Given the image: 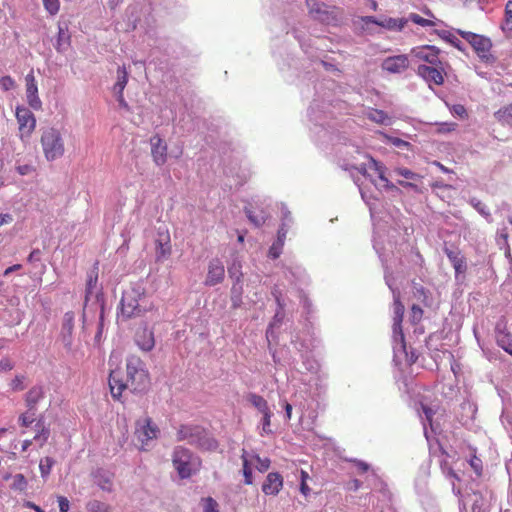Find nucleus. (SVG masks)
<instances>
[{"instance_id":"21","label":"nucleus","mask_w":512,"mask_h":512,"mask_svg":"<svg viewBox=\"0 0 512 512\" xmlns=\"http://www.w3.org/2000/svg\"><path fill=\"white\" fill-rule=\"evenodd\" d=\"M283 487V477L277 472H271L266 476L262 485V491L266 495H277Z\"/></svg>"},{"instance_id":"23","label":"nucleus","mask_w":512,"mask_h":512,"mask_svg":"<svg viewBox=\"0 0 512 512\" xmlns=\"http://www.w3.org/2000/svg\"><path fill=\"white\" fill-rule=\"evenodd\" d=\"M439 52L440 50L431 45H421L418 46V60H423L430 65H442V62L439 60Z\"/></svg>"},{"instance_id":"28","label":"nucleus","mask_w":512,"mask_h":512,"mask_svg":"<svg viewBox=\"0 0 512 512\" xmlns=\"http://www.w3.org/2000/svg\"><path fill=\"white\" fill-rule=\"evenodd\" d=\"M94 482L104 491L112 490V476L102 470L94 474Z\"/></svg>"},{"instance_id":"27","label":"nucleus","mask_w":512,"mask_h":512,"mask_svg":"<svg viewBox=\"0 0 512 512\" xmlns=\"http://www.w3.org/2000/svg\"><path fill=\"white\" fill-rule=\"evenodd\" d=\"M392 177H396L397 182L402 186H411L412 183L408 180L414 179V173L406 168H396L393 170Z\"/></svg>"},{"instance_id":"33","label":"nucleus","mask_w":512,"mask_h":512,"mask_svg":"<svg viewBox=\"0 0 512 512\" xmlns=\"http://www.w3.org/2000/svg\"><path fill=\"white\" fill-rule=\"evenodd\" d=\"M239 282H240V277L238 276L236 283H234L231 288V302H232V307L234 309L240 307V305L242 304L243 290H242V286L238 285Z\"/></svg>"},{"instance_id":"45","label":"nucleus","mask_w":512,"mask_h":512,"mask_svg":"<svg viewBox=\"0 0 512 512\" xmlns=\"http://www.w3.org/2000/svg\"><path fill=\"white\" fill-rule=\"evenodd\" d=\"M45 10L50 15H56L60 10L59 0H42Z\"/></svg>"},{"instance_id":"11","label":"nucleus","mask_w":512,"mask_h":512,"mask_svg":"<svg viewBox=\"0 0 512 512\" xmlns=\"http://www.w3.org/2000/svg\"><path fill=\"white\" fill-rule=\"evenodd\" d=\"M360 20L365 25L375 24L389 31H401L408 22L406 18H392L386 16H382L379 19L374 16H363Z\"/></svg>"},{"instance_id":"57","label":"nucleus","mask_w":512,"mask_h":512,"mask_svg":"<svg viewBox=\"0 0 512 512\" xmlns=\"http://www.w3.org/2000/svg\"><path fill=\"white\" fill-rule=\"evenodd\" d=\"M48 435H49V431L46 430L45 428H42L41 431H39L35 436H34V440H40L41 439V443L40 445L42 446L48 439Z\"/></svg>"},{"instance_id":"18","label":"nucleus","mask_w":512,"mask_h":512,"mask_svg":"<svg viewBox=\"0 0 512 512\" xmlns=\"http://www.w3.org/2000/svg\"><path fill=\"white\" fill-rule=\"evenodd\" d=\"M225 277V268L222 262L218 259H213L209 262L208 272L204 284L206 286H215L221 283Z\"/></svg>"},{"instance_id":"16","label":"nucleus","mask_w":512,"mask_h":512,"mask_svg":"<svg viewBox=\"0 0 512 512\" xmlns=\"http://www.w3.org/2000/svg\"><path fill=\"white\" fill-rule=\"evenodd\" d=\"M150 144L151 155L154 163L157 166H163L167 161V144L159 135H154L153 137H151Z\"/></svg>"},{"instance_id":"42","label":"nucleus","mask_w":512,"mask_h":512,"mask_svg":"<svg viewBox=\"0 0 512 512\" xmlns=\"http://www.w3.org/2000/svg\"><path fill=\"white\" fill-rule=\"evenodd\" d=\"M475 499L472 504V512H487V503L485 498L480 493H474Z\"/></svg>"},{"instance_id":"64","label":"nucleus","mask_w":512,"mask_h":512,"mask_svg":"<svg viewBox=\"0 0 512 512\" xmlns=\"http://www.w3.org/2000/svg\"><path fill=\"white\" fill-rule=\"evenodd\" d=\"M25 506L35 510L36 512H44V510L41 509L38 505H36L35 503L30 502V501L26 502Z\"/></svg>"},{"instance_id":"3","label":"nucleus","mask_w":512,"mask_h":512,"mask_svg":"<svg viewBox=\"0 0 512 512\" xmlns=\"http://www.w3.org/2000/svg\"><path fill=\"white\" fill-rule=\"evenodd\" d=\"M424 414L422 419L424 436L431 454L438 455L443 453L439 440L437 438L443 431L442 422L445 417V410L438 404L426 405L421 403Z\"/></svg>"},{"instance_id":"51","label":"nucleus","mask_w":512,"mask_h":512,"mask_svg":"<svg viewBox=\"0 0 512 512\" xmlns=\"http://www.w3.org/2000/svg\"><path fill=\"white\" fill-rule=\"evenodd\" d=\"M470 466L474 470L477 476H481L482 474V461L478 457L474 456L470 460Z\"/></svg>"},{"instance_id":"37","label":"nucleus","mask_w":512,"mask_h":512,"mask_svg":"<svg viewBox=\"0 0 512 512\" xmlns=\"http://www.w3.org/2000/svg\"><path fill=\"white\" fill-rule=\"evenodd\" d=\"M418 10H420L424 15L430 17V19L423 18L418 15V26L422 27H433L436 25V18L432 14V12L427 8V6L418 7Z\"/></svg>"},{"instance_id":"22","label":"nucleus","mask_w":512,"mask_h":512,"mask_svg":"<svg viewBox=\"0 0 512 512\" xmlns=\"http://www.w3.org/2000/svg\"><path fill=\"white\" fill-rule=\"evenodd\" d=\"M409 66V60L405 55H398L386 58L382 68L391 73H400Z\"/></svg>"},{"instance_id":"34","label":"nucleus","mask_w":512,"mask_h":512,"mask_svg":"<svg viewBox=\"0 0 512 512\" xmlns=\"http://www.w3.org/2000/svg\"><path fill=\"white\" fill-rule=\"evenodd\" d=\"M242 470H243V476H244V483L246 485H252L253 484V476H252V469L250 467V463L247 457V451L245 449L242 450Z\"/></svg>"},{"instance_id":"20","label":"nucleus","mask_w":512,"mask_h":512,"mask_svg":"<svg viewBox=\"0 0 512 512\" xmlns=\"http://www.w3.org/2000/svg\"><path fill=\"white\" fill-rule=\"evenodd\" d=\"M495 333L498 346L512 356V333L507 330L504 321L496 324Z\"/></svg>"},{"instance_id":"50","label":"nucleus","mask_w":512,"mask_h":512,"mask_svg":"<svg viewBox=\"0 0 512 512\" xmlns=\"http://www.w3.org/2000/svg\"><path fill=\"white\" fill-rule=\"evenodd\" d=\"M451 113L455 116L460 117L461 119H464L467 117V111L465 107L461 104H455L451 108Z\"/></svg>"},{"instance_id":"55","label":"nucleus","mask_w":512,"mask_h":512,"mask_svg":"<svg viewBox=\"0 0 512 512\" xmlns=\"http://www.w3.org/2000/svg\"><path fill=\"white\" fill-rule=\"evenodd\" d=\"M64 39L69 40V37L66 36V33H65V31L62 28H59L57 43L55 45V48L57 49V51H62L63 50V48H62V45H63L62 41Z\"/></svg>"},{"instance_id":"43","label":"nucleus","mask_w":512,"mask_h":512,"mask_svg":"<svg viewBox=\"0 0 512 512\" xmlns=\"http://www.w3.org/2000/svg\"><path fill=\"white\" fill-rule=\"evenodd\" d=\"M26 377L24 375H16L10 382L9 386L13 392L23 391L26 388Z\"/></svg>"},{"instance_id":"60","label":"nucleus","mask_w":512,"mask_h":512,"mask_svg":"<svg viewBox=\"0 0 512 512\" xmlns=\"http://www.w3.org/2000/svg\"><path fill=\"white\" fill-rule=\"evenodd\" d=\"M497 236H498L499 240H503L504 244L509 248L507 229L503 228L500 231H498Z\"/></svg>"},{"instance_id":"59","label":"nucleus","mask_w":512,"mask_h":512,"mask_svg":"<svg viewBox=\"0 0 512 512\" xmlns=\"http://www.w3.org/2000/svg\"><path fill=\"white\" fill-rule=\"evenodd\" d=\"M13 221V216L11 214L5 213L0 214V227L6 224H10Z\"/></svg>"},{"instance_id":"25","label":"nucleus","mask_w":512,"mask_h":512,"mask_svg":"<svg viewBox=\"0 0 512 512\" xmlns=\"http://www.w3.org/2000/svg\"><path fill=\"white\" fill-rule=\"evenodd\" d=\"M245 213L249 221L257 227L262 226L269 218L267 209L260 206L245 207Z\"/></svg>"},{"instance_id":"47","label":"nucleus","mask_w":512,"mask_h":512,"mask_svg":"<svg viewBox=\"0 0 512 512\" xmlns=\"http://www.w3.org/2000/svg\"><path fill=\"white\" fill-rule=\"evenodd\" d=\"M0 86L4 91H9L15 88L16 83L11 76H3L0 78Z\"/></svg>"},{"instance_id":"36","label":"nucleus","mask_w":512,"mask_h":512,"mask_svg":"<svg viewBox=\"0 0 512 512\" xmlns=\"http://www.w3.org/2000/svg\"><path fill=\"white\" fill-rule=\"evenodd\" d=\"M470 205L477 210L487 221L491 222L492 217L489 208L479 199L473 197L469 201Z\"/></svg>"},{"instance_id":"13","label":"nucleus","mask_w":512,"mask_h":512,"mask_svg":"<svg viewBox=\"0 0 512 512\" xmlns=\"http://www.w3.org/2000/svg\"><path fill=\"white\" fill-rule=\"evenodd\" d=\"M75 314L68 311L64 314L60 332V340L66 350L70 351L73 344V330H74Z\"/></svg>"},{"instance_id":"31","label":"nucleus","mask_w":512,"mask_h":512,"mask_svg":"<svg viewBox=\"0 0 512 512\" xmlns=\"http://www.w3.org/2000/svg\"><path fill=\"white\" fill-rule=\"evenodd\" d=\"M435 34H437L440 38L450 43L452 46L457 48L460 51H465L464 44L453 34L446 30H433Z\"/></svg>"},{"instance_id":"24","label":"nucleus","mask_w":512,"mask_h":512,"mask_svg":"<svg viewBox=\"0 0 512 512\" xmlns=\"http://www.w3.org/2000/svg\"><path fill=\"white\" fill-rule=\"evenodd\" d=\"M135 342L141 350L149 352L155 346L154 334L151 330L143 328L137 331L135 335Z\"/></svg>"},{"instance_id":"10","label":"nucleus","mask_w":512,"mask_h":512,"mask_svg":"<svg viewBox=\"0 0 512 512\" xmlns=\"http://www.w3.org/2000/svg\"><path fill=\"white\" fill-rule=\"evenodd\" d=\"M418 317L431 318L439 307L438 299L429 291L423 288L418 289Z\"/></svg>"},{"instance_id":"54","label":"nucleus","mask_w":512,"mask_h":512,"mask_svg":"<svg viewBox=\"0 0 512 512\" xmlns=\"http://www.w3.org/2000/svg\"><path fill=\"white\" fill-rule=\"evenodd\" d=\"M57 501H58L60 512H69L70 502L66 497L58 496Z\"/></svg>"},{"instance_id":"4","label":"nucleus","mask_w":512,"mask_h":512,"mask_svg":"<svg viewBox=\"0 0 512 512\" xmlns=\"http://www.w3.org/2000/svg\"><path fill=\"white\" fill-rule=\"evenodd\" d=\"M177 441H187L203 450H215L218 446L217 441L212 438L207 430L199 425L183 424L176 432Z\"/></svg>"},{"instance_id":"49","label":"nucleus","mask_w":512,"mask_h":512,"mask_svg":"<svg viewBox=\"0 0 512 512\" xmlns=\"http://www.w3.org/2000/svg\"><path fill=\"white\" fill-rule=\"evenodd\" d=\"M262 415H263L262 430L264 433L269 434L272 432L270 429L272 412L270 410L268 412L263 413Z\"/></svg>"},{"instance_id":"63","label":"nucleus","mask_w":512,"mask_h":512,"mask_svg":"<svg viewBox=\"0 0 512 512\" xmlns=\"http://www.w3.org/2000/svg\"><path fill=\"white\" fill-rule=\"evenodd\" d=\"M115 95H116V98H117V101H118L119 105L121 107H123V108H128V104H127V102L124 99L123 93L122 94H115Z\"/></svg>"},{"instance_id":"53","label":"nucleus","mask_w":512,"mask_h":512,"mask_svg":"<svg viewBox=\"0 0 512 512\" xmlns=\"http://www.w3.org/2000/svg\"><path fill=\"white\" fill-rule=\"evenodd\" d=\"M504 29L512 31V8L508 7V3L505 7V27Z\"/></svg>"},{"instance_id":"19","label":"nucleus","mask_w":512,"mask_h":512,"mask_svg":"<svg viewBox=\"0 0 512 512\" xmlns=\"http://www.w3.org/2000/svg\"><path fill=\"white\" fill-rule=\"evenodd\" d=\"M477 55L486 63H493L495 57L490 53L492 43L489 38L478 35L471 44Z\"/></svg>"},{"instance_id":"5","label":"nucleus","mask_w":512,"mask_h":512,"mask_svg":"<svg viewBox=\"0 0 512 512\" xmlns=\"http://www.w3.org/2000/svg\"><path fill=\"white\" fill-rule=\"evenodd\" d=\"M40 145L45 159L49 162L60 159L65 154V142L61 131L56 127L41 130Z\"/></svg>"},{"instance_id":"14","label":"nucleus","mask_w":512,"mask_h":512,"mask_svg":"<svg viewBox=\"0 0 512 512\" xmlns=\"http://www.w3.org/2000/svg\"><path fill=\"white\" fill-rule=\"evenodd\" d=\"M393 313H394V324H393V332L397 338H399L401 347L408 357V353L406 352V345L404 341V334L401 328V322L404 315V305L400 302L399 294L394 293V303H393Z\"/></svg>"},{"instance_id":"30","label":"nucleus","mask_w":512,"mask_h":512,"mask_svg":"<svg viewBox=\"0 0 512 512\" xmlns=\"http://www.w3.org/2000/svg\"><path fill=\"white\" fill-rule=\"evenodd\" d=\"M128 82V72L125 66L119 67L117 70V82L114 85V93L122 94Z\"/></svg>"},{"instance_id":"17","label":"nucleus","mask_w":512,"mask_h":512,"mask_svg":"<svg viewBox=\"0 0 512 512\" xmlns=\"http://www.w3.org/2000/svg\"><path fill=\"white\" fill-rule=\"evenodd\" d=\"M26 82V97L27 102L34 110H39L42 107V102L38 96L37 82L33 71L29 72L25 77Z\"/></svg>"},{"instance_id":"2","label":"nucleus","mask_w":512,"mask_h":512,"mask_svg":"<svg viewBox=\"0 0 512 512\" xmlns=\"http://www.w3.org/2000/svg\"><path fill=\"white\" fill-rule=\"evenodd\" d=\"M154 308L155 305L147 294L145 285L141 282H136L124 290L117 317L122 321L142 317L147 312L154 310Z\"/></svg>"},{"instance_id":"41","label":"nucleus","mask_w":512,"mask_h":512,"mask_svg":"<svg viewBox=\"0 0 512 512\" xmlns=\"http://www.w3.org/2000/svg\"><path fill=\"white\" fill-rule=\"evenodd\" d=\"M54 464H55L54 459L49 456H46L40 460L39 469H40L41 476L43 478L48 477Z\"/></svg>"},{"instance_id":"40","label":"nucleus","mask_w":512,"mask_h":512,"mask_svg":"<svg viewBox=\"0 0 512 512\" xmlns=\"http://www.w3.org/2000/svg\"><path fill=\"white\" fill-rule=\"evenodd\" d=\"M87 512H112V508L99 500H91L86 504Z\"/></svg>"},{"instance_id":"6","label":"nucleus","mask_w":512,"mask_h":512,"mask_svg":"<svg viewBox=\"0 0 512 512\" xmlns=\"http://www.w3.org/2000/svg\"><path fill=\"white\" fill-rule=\"evenodd\" d=\"M172 463L178 475L186 479L195 474L200 467V460L192 452L182 446L174 449Z\"/></svg>"},{"instance_id":"1","label":"nucleus","mask_w":512,"mask_h":512,"mask_svg":"<svg viewBox=\"0 0 512 512\" xmlns=\"http://www.w3.org/2000/svg\"><path fill=\"white\" fill-rule=\"evenodd\" d=\"M108 383L113 399L121 401L127 389L133 393L147 391L151 379L144 361L137 355H130L126 359V380H123L120 371H111Z\"/></svg>"},{"instance_id":"12","label":"nucleus","mask_w":512,"mask_h":512,"mask_svg":"<svg viewBox=\"0 0 512 512\" xmlns=\"http://www.w3.org/2000/svg\"><path fill=\"white\" fill-rule=\"evenodd\" d=\"M443 251L455 270L456 280H459L460 276H464L467 271L465 257L462 255L461 251L454 246L445 245Z\"/></svg>"},{"instance_id":"58","label":"nucleus","mask_w":512,"mask_h":512,"mask_svg":"<svg viewBox=\"0 0 512 512\" xmlns=\"http://www.w3.org/2000/svg\"><path fill=\"white\" fill-rule=\"evenodd\" d=\"M16 170L17 172L20 174V175H28L30 174L32 171H34V168L29 165V164H25V165H19L16 167Z\"/></svg>"},{"instance_id":"29","label":"nucleus","mask_w":512,"mask_h":512,"mask_svg":"<svg viewBox=\"0 0 512 512\" xmlns=\"http://www.w3.org/2000/svg\"><path fill=\"white\" fill-rule=\"evenodd\" d=\"M494 117L502 125H507L512 128V104L500 108L494 113Z\"/></svg>"},{"instance_id":"26","label":"nucleus","mask_w":512,"mask_h":512,"mask_svg":"<svg viewBox=\"0 0 512 512\" xmlns=\"http://www.w3.org/2000/svg\"><path fill=\"white\" fill-rule=\"evenodd\" d=\"M44 388L41 385L31 387L25 394V404L27 408L36 409V405L44 398Z\"/></svg>"},{"instance_id":"35","label":"nucleus","mask_w":512,"mask_h":512,"mask_svg":"<svg viewBox=\"0 0 512 512\" xmlns=\"http://www.w3.org/2000/svg\"><path fill=\"white\" fill-rule=\"evenodd\" d=\"M367 118L378 124H389L390 117L382 110L370 109Z\"/></svg>"},{"instance_id":"44","label":"nucleus","mask_w":512,"mask_h":512,"mask_svg":"<svg viewBox=\"0 0 512 512\" xmlns=\"http://www.w3.org/2000/svg\"><path fill=\"white\" fill-rule=\"evenodd\" d=\"M27 480L23 474H16L13 477L12 489L18 491H24L27 488Z\"/></svg>"},{"instance_id":"15","label":"nucleus","mask_w":512,"mask_h":512,"mask_svg":"<svg viewBox=\"0 0 512 512\" xmlns=\"http://www.w3.org/2000/svg\"><path fill=\"white\" fill-rule=\"evenodd\" d=\"M443 72L442 65H418V76L422 77L429 85H441L444 81Z\"/></svg>"},{"instance_id":"32","label":"nucleus","mask_w":512,"mask_h":512,"mask_svg":"<svg viewBox=\"0 0 512 512\" xmlns=\"http://www.w3.org/2000/svg\"><path fill=\"white\" fill-rule=\"evenodd\" d=\"M248 400L261 414L270 411L267 401L260 395L250 393Z\"/></svg>"},{"instance_id":"46","label":"nucleus","mask_w":512,"mask_h":512,"mask_svg":"<svg viewBox=\"0 0 512 512\" xmlns=\"http://www.w3.org/2000/svg\"><path fill=\"white\" fill-rule=\"evenodd\" d=\"M253 458L257 462L256 468L260 472H266L269 469L270 464H271V461L269 458H261L259 455H255Z\"/></svg>"},{"instance_id":"38","label":"nucleus","mask_w":512,"mask_h":512,"mask_svg":"<svg viewBox=\"0 0 512 512\" xmlns=\"http://www.w3.org/2000/svg\"><path fill=\"white\" fill-rule=\"evenodd\" d=\"M369 168L373 169L377 174L380 180L384 183L385 186H389V181L385 176L386 168L374 158H369Z\"/></svg>"},{"instance_id":"61","label":"nucleus","mask_w":512,"mask_h":512,"mask_svg":"<svg viewBox=\"0 0 512 512\" xmlns=\"http://www.w3.org/2000/svg\"><path fill=\"white\" fill-rule=\"evenodd\" d=\"M22 268V265L21 264H14L8 268L5 269L3 275L4 276H8L9 274H11L12 272L14 271H18Z\"/></svg>"},{"instance_id":"39","label":"nucleus","mask_w":512,"mask_h":512,"mask_svg":"<svg viewBox=\"0 0 512 512\" xmlns=\"http://www.w3.org/2000/svg\"><path fill=\"white\" fill-rule=\"evenodd\" d=\"M36 420V409L27 408V410L20 414L18 422L22 427H29Z\"/></svg>"},{"instance_id":"56","label":"nucleus","mask_w":512,"mask_h":512,"mask_svg":"<svg viewBox=\"0 0 512 512\" xmlns=\"http://www.w3.org/2000/svg\"><path fill=\"white\" fill-rule=\"evenodd\" d=\"M14 367L13 363L8 358H3L0 360V372L10 371Z\"/></svg>"},{"instance_id":"52","label":"nucleus","mask_w":512,"mask_h":512,"mask_svg":"<svg viewBox=\"0 0 512 512\" xmlns=\"http://www.w3.org/2000/svg\"><path fill=\"white\" fill-rule=\"evenodd\" d=\"M457 34L460 35L463 39H465L469 44L471 45L473 41L476 39L478 34H475L473 32L464 31L461 29L456 30Z\"/></svg>"},{"instance_id":"48","label":"nucleus","mask_w":512,"mask_h":512,"mask_svg":"<svg viewBox=\"0 0 512 512\" xmlns=\"http://www.w3.org/2000/svg\"><path fill=\"white\" fill-rule=\"evenodd\" d=\"M203 512H219L218 503L212 497L204 499V511Z\"/></svg>"},{"instance_id":"62","label":"nucleus","mask_w":512,"mask_h":512,"mask_svg":"<svg viewBox=\"0 0 512 512\" xmlns=\"http://www.w3.org/2000/svg\"><path fill=\"white\" fill-rule=\"evenodd\" d=\"M300 491L301 493L304 495V496H307L310 492V488L309 486L307 485V482H304V481H301V484H300Z\"/></svg>"},{"instance_id":"8","label":"nucleus","mask_w":512,"mask_h":512,"mask_svg":"<svg viewBox=\"0 0 512 512\" xmlns=\"http://www.w3.org/2000/svg\"><path fill=\"white\" fill-rule=\"evenodd\" d=\"M155 262L162 263L172 255V244L170 232L166 226L159 227L154 240Z\"/></svg>"},{"instance_id":"7","label":"nucleus","mask_w":512,"mask_h":512,"mask_svg":"<svg viewBox=\"0 0 512 512\" xmlns=\"http://www.w3.org/2000/svg\"><path fill=\"white\" fill-rule=\"evenodd\" d=\"M160 433L159 427L155 424L151 417L145 416L138 419L135 423V437L141 443V449L146 450V446L152 440L158 438Z\"/></svg>"},{"instance_id":"9","label":"nucleus","mask_w":512,"mask_h":512,"mask_svg":"<svg viewBox=\"0 0 512 512\" xmlns=\"http://www.w3.org/2000/svg\"><path fill=\"white\" fill-rule=\"evenodd\" d=\"M16 119L19 124V137L22 141H27L36 128V118L28 108L17 107Z\"/></svg>"}]
</instances>
